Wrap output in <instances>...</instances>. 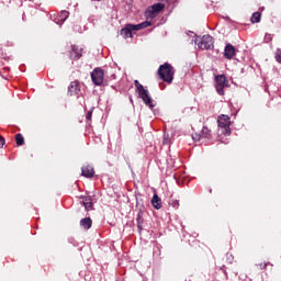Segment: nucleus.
<instances>
[{
	"instance_id": "nucleus-24",
	"label": "nucleus",
	"mask_w": 281,
	"mask_h": 281,
	"mask_svg": "<svg viewBox=\"0 0 281 281\" xmlns=\"http://www.w3.org/2000/svg\"><path fill=\"white\" fill-rule=\"evenodd\" d=\"M162 144H170V138L168 137V135H164V140H162Z\"/></svg>"
},
{
	"instance_id": "nucleus-8",
	"label": "nucleus",
	"mask_w": 281,
	"mask_h": 281,
	"mask_svg": "<svg viewBox=\"0 0 281 281\" xmlns=\"http://www.w3.org/2000/svg\"><path fill=\"white\" fill-rule=\"evenodd\" d=\"M135 32H137L135 24H127L121 30V36H123V38H133V34H135Z\"/></svg>"
},
{
	"instance_id": "nucleus-13",
	"label": "nucleus",
	"mask_w": 281,
	"mask_h": 281,
	"mask_svg": "<svg viewBox=\"0 0 281 281\" xmlns=\"http://www.w3.org/2000/svg\"><path fill=\"white\" fill-rule=\"evenodd\" d=\"M151 205L155 207V210H161V199L159 195L154 194L151 199Z\"/></svg>"
},
{
	"instance_id": "nucleus-14",
	"label": "nucleus",
	"mask_w": 281,
	"mask_h": 281,
	"mask_svg": "<svg viewBox=\"0 0 281 281\" xmlns=\"http://www.w3.org/2000/svg\"><path fill=\"white\" fill-rule=\"evenodd\" d=\"M80 225L83 227V229H91L93 222L91 221V217H86L80 221Z\"/></svg>"
},
{
	"instance_id": "nucleus-20",
	"label": "nucleus",
	"mask_w": 281,
	"mask_h": 281,
	"mask_svg": "<svg viewBox=\"0 0 281 281\" xmlns=\"http://www.w3.org/2000/svg\"><path fill=\"white\" fill-rule=\"evenodd\" d=\"M260 12H255L250 18L251 23H260Z\"/></svg>"
},
{
	"instance_id": "nucleus-21",
	"label": "nucleus",
	"mask_w": 281,
	"mask_h": 281,
	"mask_svg": "<svg viewBox=\"0 0 281 281\" xmlns=\"http://www.w3.org/2000/svg\"><path fill=\"white\" fill-rule=\"evenodd\" d=\"M274 58L279 65H281V48H278L274 54Z\"/></svg>"
},
{
	"instance_id": "nucleus-18",
	"label": "nucleus",
	"mask_w": 281,
	"mask_h": 281,
	"mask_svg": "<svg viewBox=\"0 0 281 281\" xmlns=\"http://www.w3.org/2000/svg\"><path fill=\"white\" fill-rule=\"evenodd\" d=\"M134 26H135L136 32H139V30H144L145 27H150V22L146 21L140 24H136Z\"/></svg>"
},
{
	"instance_id": "nucleus-2",
	"label": "nucleus",
	"mask_w": 281,
	"mask_h": 281,
	"mask_svg": "<svg viewBox=\"0 0 281 281\" xmlns=\"http://www.w3.org/2000/svg\"><path fill=\"white\" fill-rule=\"evenodd\" d=\"M158 75L164 82H168V85H170L172 80H175V68L172 65L165 63L159 67Z\"/></svg>"
},
{
	"instance_id": "nucleus-7",
	"label": "nucleus",
	"mask_w": 281,
	"mask_h": 281,
	"mask_svg": "<svg viewBox=\"0 0 281 281\" xmlns=\"http://www.w3.org/2000/svg\"><path fill=\"white\" fill-rule=\"evenodd\" d=\"M92 82L97 85V87H100L102 82H104V70L100 68H95L91 72Z\"/></svg>"
},
{
	"instance_id": "nucleus-9",
	"label": "nucleus",
	"mask_w": 281,
	"mask_h": 281,
	"mask_svg": "<svg viewBox=\"0 0 281 281\" xmlns=\"http://www.w3.org/2000/svg\"><path fill=\"white\" fill-rule=\"evenodd\" d=\"M69 95H77V93H80V82L72 81L70 82V86L68 88Z\"/></svg>"
},
{
	"instance_id": "nucleus-11",
	"label": "nucleus",
	"mask_w": 281,
	"mask_h": 281,
	"mask_svg": "<svg viewBox=\"0 0 281 281\" xmlns=\"http://www.w3.org/2000/svg\"><path fill=\"white\" fill-rule=\"evenodd\" d=\"M210 135H211L210 128L203 127L201 135H199V134L193 135V139H195L196 142H199V139H201V137H204L205 139H207L210 137Z\"/></svg>"
},
{
	"instance_id": "nucleus-17",
	"label": "nucleus",
	"mask_w": 281,
	"mask_h": 281,
	"mask_svg": "<svg viewBox=\"0 0 281 281\" xmlns=\"http://www.w3.org/2000/svg\"><path fill=\"white\" fill-rule=\"evenodd\" d=\"M72 53L75 54V58H81L82 57V48L78 46H72Z\"/></svg>"
},
{
	"instance_id": "nucleus-23",
	"label": "nucleus",
	"mask_w": 281,
	"mask_h": 281,
	"mask_svg": "<svg viewBox=\"0 0 281 281\" xmlns=\"http://www.w3.org/2000/svg\"><path fill=\"white\" fill-rule=\"evenodd\" d=\"M272 40H273V36H272L271 34H266L265 41H266L267 43H271Z\"/></svg>"
},
{
	"instance_id": "nucleus-4",
	"label": "nucleus",
	"mask_w": 281,
	"mask_h": 281,
	"mask_svg": "<svg viewBox=\"0 0 281 281\" xmlns=\"http://www.w3.org/2000/svg\"><path fill=\"white\" fill-rule=\"evenodd\" d=\"M218 127L222 128V133L224 135H229L232 133V130L229 126H232V120L228 115L222 114L217 119Z\"/></svg>"
},
{
	"instance_id": "nucleus-27",
	"label": "nucleus",
	"mask_w": 281,
	"mask_h": 281,
	"mask_svg": "<svg viewBox=\"0 0 281 281\" xmlns=\"http://www.w3.org/2000/svg\"><path fill=\"white\" fill-rule=\"evenodd\" d=\"M258 267L259 269H267V263H259Z\"/></svg>"
},
{
	"instance_id": "nucleus-10",
	"label": "nucleus",
	"mask_w": 281,
	"mask_h": 281,
	"mask_svg": "<svg viewBox=\"0 0 281 281\" xmlns=\"http://www.w3.org/2000/svg\"><path fill=\"white\" fill-rule=\"evenodd\" d=\"M236 54V49L232 44H227L224 49V56L225 58L232 59L234 58V55Z\"/></svg>"
},
{
	"instance_id": "nucleus-1",
	"label": "nucleus",
	"mask_w": 281,
	"mask_h": 281,
	"mask_svg": "<svg viewBox=\"0 0 281 281\" xmlns=\"http://www.w3.org/2000/svg\"><path fill=\"white\" fill-rule=\"evenodd\" d=\"M136 93L138 94V98L143 100L144 104L148 106L149 109H155V101L150 97V92L148 89H146L142 83H139L138 80L134 81Z\"/></svg>"
},
{
	"instance_id": "nucleus-22",
	"label": "nucleus",
	"mask_w": 281,
	"mask_h": 281,
	"mask_svg": "<svg viewBox=\"0 0 281 281\" xmlns=\"http://www.w3.org/2000/svg\"><path fill=\"white\" fill-rule=\"evenodd\" d=\"M142 223H144V221L142 220V212H139L137 214V224H138V227H142Z\"/></svg>"
},
{
	"instance_id": "nucleus-12",
	"label": "nucleus",
	"mask_w": 281,
	"mask_h": 281,
	"mask_svg": "<svg viewBox=\"0 0 281 281\" xmlns=\"http://www.w3.org/2000/svg\"><path fill=\"white\" fill-rule=\"evenodd\" d=\"M94 173H95V171L93 170V167H91V166H86V167L81 168L82 177L91 178V177H93Z\"/></svg>"
},
{
	"instance_id": "nucleus-15",
	"label": "nucleus",
	"mask_w": 281,
	"mask_h": 281,
	"mask_svg": "<svg viewBox=\"0 0 281 281\" xmlns=\"http://www.w3.org/2000/svg\"><path fill=\"white\" fill-rule=\"evenodd\" d=\"M82 204L85 206V209L87 210V212L93 210V202H91V198L88 196L82 201Z\"/></svg>"
},
{
	"instance_id": "nucleus-25",
	"label": "nucleus",
	"mask_w": 281,
	"mask_h": 281,
	"mask_svg": "<svg viewBox=\"0 0 281 281\" xmlns=\"http://www.w3.org/2000/svg\"><path fill=\"white\" fill-rule=\"evenodd\" d=\"M91 115H93V110L88 111V113L86 115V119L90 121L91 120Z\"/></svg>"
},
{
	"instance_id": "nucleus-6",
	"label": "nucleus",
	"mask_w": 281,
	"mask_h": 281,
	"mask_svg": "<svg viewBox=\"0 0 281 281\" xmlns=\"http://www.w3.org/2000/svg\"><path fill=\"white\" fill-rule=\"evenodd\" d=\"M164 8H166L164 3H156L146 10V16H148L149 19H155V16H157V14H159V12L164 10Z\"/></svg>"
},
{
	"instance_id": "nucleus-26",
	"label": "nucleus",
	"mask_w": 281,
	"mask_h": 281,
	"mask_svg": "<svg viewBox=\"0 0 281 281\" xmlns=\"http://www.w3.org/2000/svg\"><path fill=\"white\" fill-rule=\"evenodd\" d=\"M4 145H5V139L3 138V136H0V148H3Z\"/></svg>"
},
{
	"instance_id": "nucleus-3",
	"label": "nucleus",
	"mask_w": 281,
	"mask_h": 281,
	"mask_svg": "<svg viewBox=\"0 0 281 281\" xmlns=\"http://www.w3.org/2000/svg\"><path fill=\"white\" fill-rule=\"evenodd\" d=\"M195 45H198L199 49H212L214 47V38L211 35L196 37Z\"/></svg>"
},
{
	"instance_id": "nucleus-5",
	"label": "nucleus",
	"mask_w": 281,
	"mask_h": 281,
	"mask_svg": "<svg viewBox=\"0 0 281 281\" xmlns=\"http://www.w3.org/2000/svg\"><path fill=\"white\" fill-rule=\"evenodd\" d=\"M228 81L225 75H218L215 77V89L218 95H225V87H228Z\"/></svg>"
},
{
	"instance_id": "nucleus-19",
	"label": "nucleus",
	"mask_w": 281,
	"mask_h": 281,
	"mask_svg": "<svg viewBox=\"0 0 281 281\" xmlns=\"http://www.w3.org/2000/svg\"><path fill=\"white\" fill-rule=\"evenodd\" d=\"M15 140L18 146H23L25 144V138H23V135L21 134L15 135Z\"/></svg>"
},
{
	"instance_id": "nucleus-16",
	"label": "nucleus",
	"mask_w": 281,
	"mask_h": 281,
	"mask_svg": "<svg viewBox=\"0 0 281 281\" xmlns=\"http://www.w3.org/2000/svg\"><path fill=\"white\" fill-rule=\"evenodd\" d=\"M66 19H69V12L67 11H61L59 16H58V20H57V25L61 22V23H65Z\"/></svg>"
}]
</instances>
